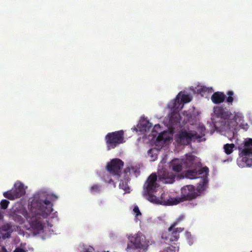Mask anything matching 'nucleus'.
Listing matches in <instances>:
<instances>
[{
	"mask_svg": "<svg viewBox=\"0 0 252 252\" xmlns=\"http://www.w3.org/2000/svg\"><path fill=\"white\" fill-rule=\"evenodd\" d=\"M158 176L156 173L151 174L147 178L144 185V194L147 195V199L151 203L160 205H177L184 200H190L196 197L194 192H189L182 197H172L168 193H162L159 198L152 193L157 187Z\"/></svg>",
	"mask_w": 252,
	"mask_h": 252,
	"instance_id": "obj_1",
	"label": "nucleus"
},
{
	"mask_svg": "<svg viewBox=\"0 0 252 252\" xmlns=\"http://www.w3.org/2000/svg\"><path fill=\"white\" fill-rule=\"evenodd\" d=\"M58 199V195L42 189L34 193L29 199L28 205H53Z\"/></svg>",
	"mask_w": 252,
	"mask_h": 252,
	"instance_id": "obj_2",
	"label": "nucleus"
},
{
	"mask_svg": "<svg viewBox=\"0 0 252 252\" xmlns=\"http://www.w3.org/2000/svg\"><path fill=\"white\" fill-rule=\"evenodd\" d=\"M209 169L207 167H203L198 170L196 169L187 171L186 177L190 179L199 178L200 181L197 184V190L199 191H204L208 182V176Z\"/></svg>",
	"mask_w": 252,
	"mask_h": 252,
	"instance_id": "obj_3",
	"label": "nucleus"
},
{
	"mask_svg": "<svg viewBox=\"0 0 252 252\" xmlns=\"http://www.w3.org/2000/svg\"><path fill=\"white\" fill-rule=\"evenodd\" d=\"M199 131V134L194 130H189L187 131L186 130L182 129L179 134V137L177 139L178 142L184 145L189 144L191 141H201L202 138L205 135V128L200 127L198 129Z\"/></svg>",
	"mask_w": 252,
	"mask_h": 252,
	"instance_id": "obj_4",
	"label": "nucleus"
},
{
	"mask_svg": "<svg viewBox=\"0 0 252 252\" xmlns=\"http://www.w3.org/2000/svg\"><path fill=\"white\" fill-rule=\"evenodd\" d=\"M105 140L107 150L114 149L125 142L124 131L121 130L108 133L105 137Z\"/></svg>",
	"mask_w": 252,
	"mask_h": 252,
	"instance_id": "obj_5",
	"label": "nucleus"
},
{
	"mask_svg": "<svg viewBox=\"0 0 252 252\" xmlns=\"http://www.w3.org/2000/svg\"><path fill=\"white\" fill-rule=\"evenodd\" d=\"M26 193V189L24 184L20 181H17L13 188L3 193V196L8 199L13 200L20 198Z\"/></svg>",
	"mask_w": 252,
	"mask_h": 252,
	"instance_id": "obj_6",
	"label": "nucleus"
},
{
	"mask_svg": "<svg viewBox=\"0 0 252 252\" xmlns=\"http://www.w3.org/2000/svg\"><path fill=\"white\" fill-rule=\"evenodd\" d=\"M214 113L217 118L224 121L225 124L227 123L229 126L231 118L233 117V114L229 110L222 106H216L214 108Z\"/></svg>",
	"mask_w": 252,
	"mask_h": 252,
	"instance_id": "obj_7",
	"label": "nucleus"
},
{
	"mask_svg": "<svg viewBox=\"0 0 252 252\" xmlns=\"http://www.w3.org/2000/svg\"><path fill=\"white\" fill-rule=\"evenodd\" d=\"M124 166V162L120 159L115 158L112 160L107 165L108 171L113 175L120 176L121 169Z\"/></svg>",
	"mask_w": 252,
	"mask_h": 252,
	"instance_id": "obj_8",
	"label": "nucleus"
},
{
	"mask_svg": "<svg viewBox=\"0 0 252 252\" xmlns=\"http://www.w3.org/2000/svg\"><path fill=\"white\" fill-rule=\"evenodd\" d=\"M129 239L137 248L146 249L149 244V241L146 240L145 237L141 233H138L134 236H129Z\"/></svg>",
	"mask_w": 252,
	"mask_h": 252,
	"instance_id": "obj_9",
	"label": "nucleus"
},
{
	"mask_svg": "<svg viewBox=\"0 0 252 252\" xmlns=\"http://www.w3.org/2000/svg\"><path fill=\"white\" fill-rule=\"evenodd\" d=\"M176 175L172 172L164 170L158 173V180L164 184H172L175 181Z\"/></svg>",
	"mask_w": 252,
	"mask_h": 252,
	"instance_id": "obj_10",
	"label": "nucleus"
},
{
	"mask_svg": "<svg viewBox=\"0 0 252 252\" xmlns=\"http://www.w3.org/2000/svg\"><path fill=\"white\" fill-rule=\"evenodd\" d=\"M239 150L240 157H252V139L246 140L243 148H239Z\"/></svg>",
	"mask_w": 252,
	"mask_h": 252,
	"instance_id": "obj_11",
	"label": "nucleus"
},
{
	"mask_svg": "<svg viewBox=\"0 0 252 252\" xmlns=\"http://www.w3.org/2000/svg\"><path fill=\"white\" fill-rule=\"evenodd\" d=\"M180 95L181 93L178 94L175 99L168 103V107L169 109L172 110L174 111L179 112V110L183 108V105L180 100Z\"/></svg>",
	"mask_w": 252,
	"mask_h": 252,
	"instance_id": "obj_12",
	"label": "nucleus"
},
{
	"mask_svg": "<svg viewBox=\"0 0 252 252\" xmlns=\"http://www.w3.org/2000/svg\"><path fill=\"white\" fill-rule=\"evenodd\" d=\"M183 164V159L175 158L170 162L169 167L172 170L178 173L182 171Z\"/></svg>",
	"mask_w": 252,
	"mask_h": 252,
	"instance_id": "obj_13",
	"label": "nucleus"
},
{
	"mask_svg": "<svg viewBox=\"0 0 252 252\" xmlns=\"http://www.w3.org/2000/svg\"><path fill=\"white\" fill-rule=\"evenodd\" d=\"M226 98V95L220 92L214 93L211 96V100L215 104H220L223 102Z\"/></svg>",
	"mask_w": 252,
	"mask_h": 252,
	"instance_id": "obj_14",
	"label": "nucleus"
},
{
	"mask_svg": "<svg viewBox=\"0 0 252 252\" xmlns=\"http://www.w3.org/2000/svg\"><path fill=\"white\" fill-rule=\"evenodd\" d=\"M251 157H240L241 159L238 160L239 166L242 167H251L252 166V158Z\"/></svg>",
	"mask_w": 252,
	"mask_h": 252,
	"instance_id": "obj_15",
	"label": "nucleus"
},
{
	"mask_svg": "<svg viewBox=\"0 0 252 252\" xmlns=\"http://www.w3.org/2000/svg\"><path fill=\"white\" fill-rule=\"evenodd\" d=\"M195 157L192 155H189L185 160H183V164L187 168L194 167L195 163L194 162Z\"/></svg>",
	"mask_w": 252,
	"mask_h": 252,
	"instance_id": "obj_16",
	"label": "nucleus"
},
{
	"mask_svg": "<svg viewBox=\"0 0 252 252\" xmlns=\"http://www.w3.org/2000/svg\"><path fill=\"white\" fill-rule=\"evenodd\" d=\"M169 122L173 125H177L180 123V116L178 111H173L169 115Z\"/></svg>",
	"mask_w": 252,
	"mask_h": 252,
	"instance_id": "obj_17",
	"label": "nucleus"
},
{
	"mask_svg": "<svg viewBox=\"0 0 252 252\" xmlns=\"http://www.w3.org/2000/svg\"><path fill=\"white\" fill-rule=\"evenodd\" d=\"M243 117L241 113H236L233 117L231 118L230 124H229V127H232L237 126L238 124L237 121L240 122L243 120Z\"/></svg>",
	"mask_w": 252,
	"mask_h": 252,
	"instance_id": "obj_18",
	"label": "nucleus"
},
{
	"mask_svg": "<svg viewBox=\"0 0 252 252\" xmlns=\"http://www.w3.org/2000/svg\"><path fill=\"white\" fill-rule=\"evenodd\" d=\"M89 190L92 194L95 195L102 192V187L99 184H94L89 188Z\"/></svg>",
	"mask_w": 252,
	"mask_h": 252,
	"instance_id": "obj_19",
	"label": "nucleus"
},
{
	"mask_svg": "<svg viewBox=\"0 0 252 252\" xmlns=\"http://www.w3.org/2000/svg\"><path fill=\"white\" fill-rule=\"evenodd\" d=\"M42 208L41 209L42 210V215L44 217H47L53 211L52 206H41Z\"/></svg>",
	"mask_w": 252,
	"mask_h": 252,
	"instance_id": "obj_20",
	"label": "nucleus"
},
{
	"mask_svg": "<svg viewBox=\"0 0 252 252\" xmlns=\"http://www.w3.org/2000/svg\"><path fill=\"white\" fill-rule=\"evenodd\" d=\"M235 147L234 144H226L223 146L224 151L227 155H230L233 151Z\"/></svg>",
	"mask_w": 252,
	"mask_h": 252,
	"instance_id": "obj_21",
	"label": "nucleus"
},
{
	"mask_svg": "<svg viewBox=\"0 0 252 252\" xmlns=\"http://www.w3.org/2000/svg\"><path fill=\"white\" fill-rule=\"evenodd\" d=\"M180 99H181L180 100L183 105L185 103L189 102L191 100V97L189 95L186 94H181Z\"/></svg>",
	"mask_w": 252,
	"mask_h": 252,
	"instance_id": "obj_22",
	"label": "nucleus"
},
{
	"mask_svg": "<svg viewBox=\"0 0 252 252\" xmlns=\"http://www.w3.org/2000/svg\"><path fill=\"white\" fill-rule=\"evenodd\" d=\"M226 94L228 95V97L226 99V102L228 105H232L234 100V98L233 97V96L234 94V92L232 91H228L226 93Z\"/></svg>",
	"mask_w": 252,
	"mask_h": 252,
	"instance_id": "obj_23",
	"label": "nucleus"
},
{
	"mask_svg": "<svg viewBox=\"0 0 252 252\" xmlns=\"http://www.w3.org/2000/svg\"><path fill=\"white\" fill-rule=\"evenodd\" d=\"M183 230V229L182 228H177L175 229L173 232V238H171L170 240L171 241H175L177 240L179 238V233L182 232Z\"/></svg>",
	"mask_w": 252,
	"mask_h": 252,
	"instance_id": "obj_24",
	"label": "nucleus"
},
{
	"mask_svg": "<svg viewBox=\"0 0 252 252\" xmlns=\"http://www.w3.org/2000/svg\"><path fill=\"white\" fill-rule=\"evenodd\" d=\"M142 126V130L146 131L150 130L152 127V124L149 121H145L140 124Z\"/></svg>",
	"mask_w": 252,
	"mask_h": 252,
	"instance_id": "obj_25",
	"label": "nucleus"
},
{
	"mask_svg": "<svg viewBox=\"0 0 252 252\" xmlns=\"http://www.w3.org/2000/svg\"><path fill=\"white\" fill-rule=\"evenodd\" d=\"M184 218L183 216H180L169 227L168 230L169 231H171L172 229L181 220H182Z\"/></svg>",
	"mask_w": 252,
	"mask_h": 252,
	"instance_id": "obj_26",
	"label": "nucleus"
},
{
	"mask_svg": "<svg viewBox=\"0 0 252 252\" xmlns=\"http://www.w3.org/2000/svg\"><path fill=\"white\" fill-rule=\"evenodd\" d=\"M164 133H160L157 137V139L159 141H163L164 142H166L167 139L166 138L164 137Z\"/></svg>",
	"mask_w": 252,
	"mask_h": 252,
	"instance_id": "obj_27",
	"label": "nucleus"
},
{
	"mask_svg": "<svg viewBox=\"0 0 252 252\" xmlns=\"http://www.w3.org/2000/svg\"><path fill=\"white\" fill-rule=\"evenodd\" d=\"M133 210V212H134L136 216H138L139 215L140 216L141 215L138 207H137V206L135 207Z\"/></svg>",
	"mask_w": 252,
	"mask_h": 252,
	"instance_id": "obj_28",
	"label": "nucleus"
},
{
	"mask_svg": "<svg viewBox=\"0 0 252 252\" xmlns=\"http://www.w3.org/2000/svg\"><path fill=\"white\" fill-rule=\"evenodd\" d=\"M9 201L6 199H2L0 202V205H8Z\"/></svg>",
	"mask_w": 252,
	"mask_h": 252,
	"instance_id": "obj_29",
	"label": "nucleus"
},
{
	"mask_svg": "<svg viewBox=\"0 0 252 252\" xmlns=\"http://www.w3.org/2000/svg\"><path fill=\"white\" fill-rule=\"evenodd\" d=\"M13 252H24L22 249H16Z\"/></svg>",
	"mask_w": 252,
	"mask_h": 252,
	"instance_id": "obj_30",
	"label": "nucleus"
},
{
	"mask_svg": "<svg viewBox=\"0 0 252 252\" xmlns=\"http://www.w3.org/2000/svg\"><path fill=\"white\" fill-rule=\"evenodd\" d=\"M124 186V182H122V183H120V187L121 188H122V189H123L125 190H126V188H123V186Z\"/></svg>",
	"mask_w": 252,
	"mask_h": 252,
	"instance_id": "obj_31",
	"label": "nucleus"
},
{
	"mask_svg": "<svg viewBox=\"0 0 252 252\" xmlns=\"http://www.w3.org/2000/svg\"><path fill=\"white\" fill-rule=\"evenodd\" d=\"M153 150L152 149H150L148 152V155L150 156V154H151L153 152Z\"/></svg>",
	"mask_w": 252,
	"mask_h": 252,
	"instance_id": "obj_32",
	"label": "nucleus"
},
{
	"mask_svg": "<svg viewBox=\"0 0 252 252\" xmlns=\"http://www.w3.org/2000/svg\"><path fill=\"white\" fill-rule=\"evenodd\" d=\"M7 206H4V205L1 206V208L3 209H6L7 208Z\"/></svg>",
	"mask_w": 252,
	"mask_h": 252,
	"instance_id": "obj_33",
	"label": "nucleus"
},
{
	"mask_svg": "<svg viewBox=\"0 0 252 252\" xmlns=\"http://www.w3.org/2000/svg\"><path fill=\"white\" fill-rule=\"evenodd\" d=\"M109 183H111V182H113V181L111 179H109V180L107 181Z\"/></svg>",
	"mask_w": 252,
	"mask_h": 252,
	"instance_id": "obj_34",
	"label": "nucleus"
},
{
	"mask_svg": "<svg viewBox=\"0 0 252 252\" xmlns=\"http://www.w3.org/2000/svg\"><path fill=\"white\" fill-rule=\"evenodd\" d=\"M151 156V158H152V159L153 160H155V158H154V156H152H152ZM156 158V157L155 158Z\"/></svg>",
	"mask_w": 252,
	"mask_h": 252,
	"instance_id": "obj_35",
	"label": "nucleus"
},
{
	"mask_svg": "<svg viewBox=\"0 0 252 252\" xmlns=\"http://www.w3.org/2000/svg\"><path fill=\"white\" fill-rule=\"evenodd\" d=\"M3 250H4L5 252H7L5 249H3Z\"/></svg>",
	"mask_w": 252,
	"mask_h": 252,
	"instance_id": "obj_36",
	"label": "nucleus"
},
{
	"mask_svg": "<svg viewBox=\"0 0 252 252\" xmlns=\"http://www.w3.org/2000/svg\"><path fill=\"white\" fill-rule=\"evenodd\" d=\"M157 126V125H156V126ZM158 126H159V125H158Z\"/></svg>",
	"mask_w": 252,
	"mask_h": 252,
	"instance_id": "obj_37",
	"label": "nucleus"
}]
</instances>
